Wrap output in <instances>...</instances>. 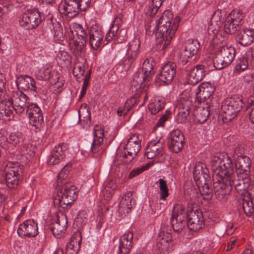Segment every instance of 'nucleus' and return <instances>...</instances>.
<instances>
[{
  "label": "nucleus",
  "mask_w": 254,
  "mask_h": 254,
  "mask_svg": "<svg viewBox=\"0 0 254 254\" xmlns=\"http://www.w3.org/2000/svg\"><path fill=\"white\" fill-rule=\"evenodd\" d=\"M210 166L213 171V177L217 182L214 189L219 194L224 196L230 190L235 178L232 161L226 153L212 157Z\"/></svg>",
  "instance_id": "obj_1"
},
{
  "label": "nucleus",
  "mask_w": 254,
  "mask_h": 254,
  "mask_svg": "<svg viewBox=\"0 0 254 254\" xmlns=\"http://www.w3.org/2000/svg\"><path fill=\"white\" fill-rule=\"evenodd\" d=\"M181 18L177 16L174 17L169 10H165L156 20V37L158 43L163 44L166 48L174 36L179 25Z\"/></svg>",
  "instance_id": "obj_2"
},
{
  "label": "nucleus",
  "mask_w": 254,
  "mask_h": 254,
  "mask_svg": "<svg viewBox=\"0 0 254 254\" xmlns=\"http://www.w3.org/2000/svg\"><path fill=\"white\" fill-rule=\"evenodd\" d=\"M153 65L148 59L143 63L142 73H135L131 82L132 90L141 93L145 92L149 86L151 75L153 74Z\"/></svg>",
  "instance_id": "obj_3"
},
{
  "label": "nucleus",
  "mask_w": 254,
  "mask_h": 254,
  "mask_svg": "<svg viewBox=\"0 0 254 254\" xmlns=\"http://www.w3.org/2000/svg\"><path fill=\"white\" fill-rule=\"evenodd\" d=\"M243 102L238 97H232L225 99L222 103L221 114L224 122H228L234 119L241 110Z\"/></svg>",
  "instance_id": "obj_4"
},
{
  "label": "nucleus",
  "mask_w": 254,
  "mask_h": 254,
  "mask_svg": "<svg viewBox=\"0 0 254 254\" xmlns=\"http://www.w3.org/2000/svg\"><path fill=\"white\" fill-rule=\"evenodd\" d=\"M77 197L76 188L74 186L66 184L61 189L58 190L54 197L55 204L60 205L63 208H66L71 204Z\"/></svg>",
  "instance_id": "obj_5"
},
{
  "label": "nucleus",
  "mask_w": 254,
  "mask_h": 254,
  "mask_svg": "<svg viewBox=\"0 0 254 254\" xmlns=\"http://www.w3.org/2000/svg\"><path fill=\"white\" fill-rule=\"evenodd\" d=\"M7 187L16 189L19 185L22 173V166L17 162H8L4 168Z\"/></svg>",
  "instance_id": "obj_6"
},
{
  "label": "nucleus",
  "mask_w": 254,
  "mask_h": 254,
  "mask_svg": "<svg viewBox=\"0 0 254 254\" xmlns=\"http://www.w3.org/2000/svg\"><path fill=\"white\" fill-rule=\"evenodd\" d=\"M120 20V17H116L111 23L105 37L107 42L114 40L118 43H122L127 39V30L120 26L118 22Z\"/></svg>",
  "instance_id": "obj_7"
},
{
  "label": "nucleus",
  "mask_w": 254,
  "mask_h": 254,
  "mask_svg": "<svg viewBox=\"0 0 254 254\" xmlns=\"http://www.w3.org/2000/svg\"><path fill=\"white\" fill-rule=\"evenodd\" d=\"M140 148L141 141L138 138V135L136 134H131L124 149L125 162L128 163L132 161L136 156Z\"/></svg>",
  "instance_id": "obj_8"
},
{
  "label": "nucleus",
  "mask_w": 254,
  "mask_h": 254,
  "mask_svg": "<svg viewBox=\"0 0 254 254\" xmlns=\"http://www.w3.org/2000/svg\"><path fill=\"white\" fill-rule=\"evenodd\" d=\"M192 101L190 99L189 92L184 91L180 96L177 107L178 109L177 120L178 123L185 122L189 115L190 109Z\"/></svg>",
  "instance_id": "obj_9"
},
{
  "label": "nucleus",
  "mask_w": 254,
  "mask_h": 254,
  "mask_svg": "<svg viewBox=\"0 0 254 254\" xmlns=\"http://www.w3.org/2000/svg\"><path fill=\"white\" fill-rule=\"evenodd\" d=\"M42 22L41 15L37 10H28L21 16L20 25L27 29L37 27Z\"/></svg>",
  "instance_id": "obj_10"
},
{
  "label": "nucleus",
  "mask_w": 254,
  "mask_h": 254,
  "mask_svg": "<svg viewBox=\"0 0 254 254\" xmlns=\"http://www.w3.org/2000/svg\"><path fill=\"white\" fill-rule=\"evenodd\" d=\"M176 73V65L173 62H169L164 65L156 75V80L159 84H169L173 80Z\"/></svg>",
  "instance_id": "obj_11"
},
{
  "label": "nucleus",
  "mask_w": 254,
  "mask_h": 254,
  "mask_svg": "<svg viewBox=\"0 0 254 254\" xmlns=\"http://www.w3.org/2000/svg\"><path fill=\"white\" fill-rule=\"evenodd\" d=\"M200 48V44L197 40L189 39L184 46V49L180 52V59L184 64L188 63L192 57L197 54Z\"/></svg>",
  "instance_id": "obj_12"
},
{
  "label": "nucleus",
  "mask_w": 254,
  "mask_h": 254,
  "mask_svg": "<svg viewBox=\"0 0 254 254\" xmlns=\"http://www.w3.org/2000/svg\"><path fill=\"white\" fill-rule=\"evenodd\" d=\"M39 233L38 224L33 219H28L21 223L17 230L20 237L34 238Z\"/></svg>",
  "instance_id": "obj_13"
},
{
  "label": "nucleus",
  "mask_w": 254,
  "mask_h": 254,
  "mask_svg": "<svg viewBox=\"0 0 254 254\" xmlns=\"http://www.w3.org/2000/svg\"><path fill=\"white\" fill-rule=\"evenodd\" d=\"M80 0H64L59 6V10L62 14L69 17L77 15L79 11L81 10Z\"/></svg>",
  "instance_id": "obj_14"
},
{
  "label": "nucleus",
  "mask_w": 254,
  "mask_h": 254,
  "mask_svg": "<svg viewBox=\"0 0 254 254\" xmlns=\"http://www.w3.org/2000/svg\"><path fill=\"white\" fill-rule=\"evenodd\" d=\"M94 139L90 147V153L92 154L102 153L104 150L103 138L104 130L101 126H95L93 130Z\"/></svg>",
  "instance_id": "obj_15"
},
{
  "label": "nucleus",
  "mask_w": 254,
  "mask_h": 254,
  "mask_svg": "<svg viewBox=\"0 0 254 254\" xmlns=\"http://www.w3.org/2000/svg\"><path fill=\"white\" fill-rule=\"evenodd\" d=\"M204 226L203 216L199 210H192L188 214V226L193 231L201 229Z\"/></svg>",
  "instance_id": "obj_16"
},
{
  "label": "nucleus",
  "mask_w": 254,
  "mask_h": 254,
  "mask_svg": "<svg viewBox=\"0 0 254 254\" xmlns=\"http://www.w3.org/2000/svg\"><path fill=\"white\" fill-rule=\"evenodd\" d=\"M235 56V49L231 46H225L221 47L214 62L225 66L231 64ZM215 63H214V64Z\"/></svg>",
  "instance_id": "obj_17"
},
{
  "label": "nucleus",
  "mask_w": 254,
  "mask_h": 254,
  "mask_svg": "<svg viewBox=\"0 0 254 254\" xmlns=\"http://www.w3.org/2000/svg\"><path fill=\"white\" fill-rule=\"evenodd\" d=\"M238 180H235L232 185L230 190L226 193H229L232 189V186L234 185L235 189L237 193L243 196L248 197L250 195L251 193L248 192V189L250 185L251 180L250 176H246L245 175H241V174L237 175Z\"/></svg>",
  "instance_id": "obj_18"
},
{
  "label": "nucleus",
  "mask_w": 254,
  "mask_h": 254,
  "mask_svg": "<svg viewBox=\"0 0 254 254\" xmlns=\"http://www.w3.org/2000/svg\"><path fill=\"white\" fill-rule=\"evenodd\" d=\"M184 135L181 130L175 129L172 131L170 134L169 149L175 153L180 152L184 146Z\"/></svg>",
  "instance_id": "obj_19"
},
{
  "label": "nucleus",
  "mask_w": 254,
  "mask_h": 254,
  "mask_svg": "<svg viewBox=\"0 0 254 254\" xmlns=\"http://www.w3.org/2000/svg\"><path fill=\"white\" fill-rule=\"evenodd\" d=\"M214 85L210 82H203L197 88L196 99L200 103H205L215 91Z\"/></svg>",
  "instance_id": "obj_20"
},
{
  "label": "nucleus",
  "mask_w": 254,
  "mask_h": 254,
  "mask_svg": "<svg viewBox=\"0 0 254 254\" xmlns=\"http://www.w3.org/2000/svg\"><path fill=\"white\" fill-rule=\"evenodd\" d=\"M104 34L96 26L93 25L89 30V44L94 50H97L103 46Z\"/></svg>",
  "instance_id": "obj_21"
},
{
  "label": "nucleus",
  "mask_w": 254,
  "mask_h": 254,
  "mask_svg": "<svg viewBox=\"0 0 254 254\" xmlns=\"http://www.w3.org/2000/svg\"><path fill=\"white\" fill-rule=\"evenodd\" d=\"M163 150L162 143L160 140L156 139L150 141L146 146L144 150V156L147 159H152L160 154Z\"/></svg>",
  "instance_id": "obj_22"
},
{
  "label": "nucleus",
  "mask_w": 254,
  "mask_h": 254,
  "mask_svg": "<svg viewBox=\"0 0 254 254\" xmlns=\"http://www.w3.org/2000/svg\"><path fill=\"white\" fill-rule=\"evenodd\" d=\"M135 204V200L133 197L132 193L127 192L121 199L118 207L119 213L123 215L128 214Z\"/></svg>",
  "instance_id": "obj_23"
},
{
  "label": "nucleus",
  "mask_w": 254,
  "mask_h": 254,
  "mask_svg": "<svg viewBox=\"0 0 254 254\" xmlns=\"http://www.w3.org/2000/svg\"><path fill=\"white\" fill-rule=\"evenodd\" d=\"M133 237V233L129 231L121 236L119 246V254H129L132 247Z\"/></svg>",
  "instance_id": "obj_24"
},
{
  "label": "nucleus",
  "mask_w": 254,
  "mask_h": 254,
  "mask_svg": "<svg viewBox=\"0 0 254 254\" xmlns=\"http://www.w3.org/2000/svg\"><path fill=\"white\" fill-rule=\"evenodd\" d=\"M14 111L17 114H21L25 110L27 101V96L21 92L14 93L10 97Z\"/></svg>",
  "instance_id": "obj_25"
},
{
  "label": "nucleus",
  "mask_w": 254,
  "mask_h": 254,
  "mask_svg": "<svg viewBox=\"0 0 254 254\" xmlns=\"http://www.w3.org/2000/svg\"><path fill=\"white\" fill-rule=\"evenodd\" d=\"M14 108L10 97L0 100V118L8 120L13 113Z\"/></svg>",
  "instance_id": "obj_26"
},
{
  "label": "nucleus",
  "mask_w": 254,
  "mask_h": 254,
  "mask_svg": "<svg viewBox=\"0 0 254 254\" xmlns=\"http://www.w3.org/2000/svg\"><path fill=\"white\" fill-rule=\"evenodd\" d=\"M235 167L237 170V174L249 176L250 169V159L249 157L240 155L235 160Z\"/></svg>",
  "instance_id": "obj_27"
},
{
  "label": "nucleus",
  "mask_w": 254,
  "mask_h": 254,
  "mask_svg": "<svg viewBox=\"0 0 254 254\" xmlns=\"http://www.w3.org/2000/svg\"><path fill=\"white\" fill-rule=\"evenodd\" d=\"M237 42L242 46H247L254 41V28H246L237 34Z\"/></svg>",
  "instance_id": "obj_28"
},
{
  "label": "nucleus",
  "mask_w": 254,
  "mask_h": 254,
  "mask_svg": "<svg viewBox=\"0 0 254 254\" xmlns=\"http://www.w3.org/2000/svg\"><path fill=\"white\" fill-rule=\"evenodd\" d=\"M172 239L171 233L166 231L165 228H162L158 237L157 247L162 251L168 250L172 245Z\"/></svg>",
  "instance_id": "obj_29"
},
{
  "label": "nucleus",
  "mask_w": 254,
  "mask_h": 254,
  "mask_svg": "<svg viewBox=\"0 0 254 254\" xmlns=\"http://www.w3.org/2000/svg\"><path fill=\"white\" fill-rule=\"evenodd\" d=\"M206 74L204 66L197 65L190 70L188 75L189 82L190 84H195L203 79Z\"/></svg>",
  "instance_id": "obj_30"
},
{
  "label": "nucleus",
  "mask_w": 254,
  "mask_h": 254,
  "mask_svg": "<svg viewBox=\"0 0 254 254\" xmlns=\"http://www.w3.org/2000/svg\"><path fill=\"white\" fill-rule=\"evenodd\" d=\"M64 157V147L61 145H56L50 155L47 159L49 165H54L59 164Z\"/></svg>",
  "instance_id": "obj_31"
},
{
  "label": "nucleus",
  "mask_w": 254,
  "mask_h": 254,
  "mask_svg": "<svg viewBox=\"0 0 254 254\" xmlns=\"http://www.w3.org/2000/svg\"><path fill=\"white\" fill-rule=\"evenodd\" d=\"M82 238L79 232L75 233L70 238L66 246L68 254H77L80 249Z\"/></svg>",
  "instance_id": "obj_32"
},
{
  "label": "nucleus",
  "mask_w": 254,
  "mask_h": 254,
  "mask_svg": "<svg viewBox=\"0 0 254 254\" xmlns=\"http://www.w3.org/2000/svg\"><path fill=\"white\" fill-rule=\"evenodd\" d=\"M16 85L18 89L27 91H35V83L33 78L28 75H20L17 78Z\"/></svg>",
  "instance_id": "obj_33"
},
{
  "label": "nucleus",
  "mask_w": 254,
  "mask_h": 254,
  "mask_svg": "<svg viewBox=\"0 0 254 254\" xmlns=\"http://www.w3.org/2000/svg\"><path fill=\"white\" fill-rule=\"evenodd\" d=\"M42 66H38L35 71L37 78L40 80L50 79L53 74V64L52 63L42 64Z\"/></svg>",
  "instance_id": "obj_34"
},
{
  "label": "nucleus",
  "mask_w": 254,
  "mask_h": 254,
  "mask_svg": "<svg viewBox=\"0 0 254 254\" xmlns=\"http://www.w3.org/2000/svg\"><path fill=\"white\" fill-rule=\"evenodd\" d=\"M207 170L205 164L201 162L196 163L193 170V177L196 183H205L207 176Z\"/></svg>",
  "instance_id": "obj_35"
},
{
  "label": "nucleus",
  "mask_w": 254,
  "mask_h": 254,
  "mask_svg": "<svg viewBox=\"0 0 254 254\" xmlns=\"http://www.w3.org/2000/svg\"><path fill=\"white\" fill-rule=\"evenodd\" d=\"M140 42L137 38H134L127 46L126 56L129 60L134 61L140 51Z\"/></svg>",
  "instance_id": "obj_36"
},
{
  "label": "nucleus",
  "mask_w": 254,
  "mask_h": 254,
  "mask_svg": "<svg viewBox=\"0 0 254 254\" xmlns=\"http://www.w3.org/2000/svg\"><path fill=\"white\" fill-rule=\"evenodd\" d=\"M67 220L64 215L60 217L58 220L53 224L52 231L57 237H60L64 232L67 227Z\"/></svg>",
  "instance_id": "obj_37"
},
{
  "label": "nucleus",
  "mask_w": 254,
  "mask_h": 254,
  "mask_svg": "<svg viewBox=\"0 0 254 254\" xmlns=\"http://www.w3.org/2000/svg\"><path fill=\"white\" fill-rule=\"evenodd\" d=\"M209 115V107L207 103L199 106L197 109L195 120L199 124H203L207 121Z\"/></svg>",
  "instance_id": "obj_38"
},
{
  "label": "nucleus",
  "mask_w": 254,
  "mask_h": 254,
  "mask_svg": "<svg viewBox=\"0 0 254 254\" xmlns=\"http://www.w3.org/2000/svg\"><path fill=\"white\" fill-rule=\"evenodd\" d=\"M165 100L160 97L152 99L148 105V110L151 114H156L164 107Z\"/></svg>",
  "instance_id": "obj_39"
},
{
  "label": "nucleus",
  "mask_w": 254,
  "mask_h": 254,
  "mask_svg": "<svg viewBox=\"0 0 254 254\" xmlns=\"http://www.w3.org/2000/svg\"><path fill=\"white\" fill-rule=\"evenodd\" d=\"M184 207L180 204H175L173 207L170 219L185 220L186 214Z\"/></svg>",
  "instance_id": "obj_40"
},
{
  "label": "nucleus",
  "mask_w": 254,
  "mask_h": 254,
  "mask_svg": "<svg viewBox=\"0 0 254 254\" xmlns=\"http://www.w3.org/2000/svg\"><path fill=\"white\" fill-rule=\"evenodd\" d=\"M116 188L117 185L113 181H109L106 184L102 192L105 199L109 200L112 197Z\"/></svg>",
  "instance_id": "obj_41"
},
{
  "label": "nucleus",
  "mask_w": 254,
  "mask_h": 254,
  "mask_svg": "<svg viewBox=\"0 0 254 254\" xmlns=\"http://www.w3.org/2000/svg\"><path fill=\"white\" fill-rule=\"evenodd\" d=\"M157 184H159L160 199L164 200L169 195L167 182L162 179H159L157 182Z\"/></svg>",
  "instance_id": "obj_42"
},
{
  "label": "nucleus",
  "mask_w": 254,
  "mask_h": 254,
  "mask_svg": "<svg viewBox=\"0 0 254 254\" xmlns=\"http://www.w3.org/2000/svg\"><path fill=\"white\" fill-rule=\"evenodd\" d=\"M24 140V136L21 132H12L9 136V142L14 146L21 145Z\"/></svg>",
  "instance_id": "obj_43"
},
{
  "label": "nucleus",
  "mask_w": 254,
  "mask_h": 254,
  "mask_svg": "<svg viewBox=\"0 0 254 254\" xmlns=\"http://www.w3.org/2000/svg\"><path fill=\"white\" fill-rule=\"evenodd\" d=\"M164 0H152L147 8V13L151 16L154 15L158 10Z\"/></svg>",
  "instance_id": "obj_44"
},
{
  "label": "nucleus",
  "mask_w": 254,
  "mask_h": 254,
  "mask_svg": "<svg viewBox=\"0 0 254 254\" xmlns=\"http://www.w3.org/2000/svg\"><path fill=\"white\" fill-rule=\"evenodd\" d=\"M244 16L238 10H233L229 15L228 18L231 21L235 23V25L240 26L242 24V22Z\"/></svg>",
  "instance_id": "obj_45"
},
{
  "label": "nucleus",
  "mask_w": 254,
  "mask_h": 254,
  "mask_svg": "<svg viewBox=\"0 0 254 254\" xmlns=\"http://www.w3.org/2000/svg\"><path fill=\"white\" fill-rule=\"evenodd\" d=\"M85 66L83 63H77L74 64V67L73 69V74L74 76L77 77V79L79 80L81 76H84V73L85 71Z\"/></svg>",
  "instance_id": "obj_46"
},
{
  "label": "nucleus",
  "mask_w": 254,
  "mask_h": 254,
  "mask_svg": "<svg viewBox=\"0 0 254 254\" xmlns=\"http://www.w3.org/2000/svg\"><path fill=\"white\" fill-rule=\"evenodd\" d=\"M239 27L240 26L237 24L235 25V23L227 18L224 26V32L227 34H234L237 31Z\"/></svg>",
  "instance_id": "obj_47"
},
{
  "label": "nucleus",
  "mask_w": 254,
  "mask_h": 254,
  "mask_svg": "<svg viewBox=\"0 0 254 254\" xmlns=\"http://www.w3.org/2000/svg\"><path fill=\"white\" fill-rule=\"evenodd\" d=\"M170 223L174 231L182 232L186 227L185 220L170 219Z\"/></svg>",
  "instance_id": "obj_48"
},
{
  "label": "nucleus",
  "mask_w": 254,
  "mask_h": 254,
  "mask_svg": "<svg viewBox=\"0 0 254 254\" xmlns=\"http://www.w3.org/2000/svg\"><path fill=\"white\" fill-rule=\"evenodd\" d=\"M153 164V162H150L147 163L146 165L142 166L140 167L136 168L135 169H133L129 173L128 175V178L130 179H132L135 176L139 175L143 171L147 170L151 166H152Z\"/></svg>",
  "instance_id": "obj_49"
},
{
  "label": "nucleus",
  "mask_w": 254,
  "mask_h": 254,
  "mask_svg": "<svg viewBox=\"0 0 254 254\" xmlns=\"http://www.w3.org/2000/svg\"><path fill=\"white\" fill-rule=\"evenodd\" d=\"M242 207L245 214L250 216L254 212V204L252 201L244 200Z\"/></svg>",
  "instance_id": "obj_50"
},
{
  "label": "nucleus",
  "mask_w": 254,
  "mask_h": 254,
  "mask_svg": "<svg viewBox=\"0 0 254 254\" xmlns=\"http://www.w3.org/2000/svg\"><path fill=\"white\" fill-rule=\"evenodd\" d=\"M29 119V123L32 126L36 128L40 127L43 122V117L42 114L32 116H28Z\"/></svg>",
  "instance_id": "obj_51"
},
{
  "label": "nucleus",
  "mask_w": 254,
  "mask_h": 254,
  "mask_svg": "<svg viewBox=\"0 0 254 254\" xmlns=\"http://www.w3.org/2000/svg\"><path fill=\"white\" fill-rule=\"evenodd\" d=\"M78 36L79 39L81 40V43H85L86 41V33L83 27L80 25H76L74 27V31Z\"/></svg>",
  "instance_id": "obj_52"
},
{
  "label": "nucleus",
  "mask_w": 254,
  "mask_h": 254,
  "mask_svg": "<svg viewBox=\"0 0 254 254\" xmlns=\"http://www.w3.org/2000/svg\"><path fill=\"white\" fill-rule=\"evenodd\" d=\"M27 114L28 116L42 114L41 110L36 104L31 103L28 105Z\"/></svg>",
  "instance_id": "obj_53"
},
{
  "label": "nucleus",
  "mask_w": 254,
  "mask_h": 254,
  "mask_svg": "<svg viewBox=\"0 0 254 254\" xmlns=\"http://www.w3.org/2000/svg\"><path fill=\"white\" fill-rule=\"evenodd\" d=\"M248 59L247 57H242L240 59L239 62L235 67V70L239 72H241L247 68L249 65Z\"/></svg>",
  "instance_id": "obj_54"
},
{
  "label": "nucleus",
  "mask_w": 254,
  "mask_h": 254,
  "mask_svg": "<svg viewBox=\"0 0 254 254\" xmlns=\"http://www.w3.org/2000/svg\"><path fill=\"white\" fill-rule=\"evenodd\" d=\"M130 100H127L123 106L120 107L117 111V115L119 116L126 115L127 112L130 110L132 107V104L130 103Z\"/></svg>",
  "instance_id": "obj_55"
},
{
  "label": "nucleus",
  "mask_w": 254,
  "mask_h": 254,
  "mask_svg": "<svg viewBox=\"0 0 254 254\" xmlns=\"http://www.w3.org/2000/svg\"><path fill=\"white\" fill-rule=\"evenodd\" d=\"M221 25L210 22L208 28V32L209 35L217 38L219 33V29Z\"/></svg>",
  "instance_id": "obj_56"
},
{
  "label": "nucleus",
  "mask_w": 254,
  "mask_h": 254,
  "mask_svg": "<svg viewBox=\"0 0 254 254\" xmlns=\"http://www.w3.org/2000/svg\"><path fill=\"white\" fill-rule=\"evenodd\" d=\"M90 77V71H88L86 74L85 76L83 77L82 80H84L83 84L82 85V89L80 93L79 98L81 99L83 96L85 94L86 92V89L89 84V81Z\"/></svg>",
  "instance_id": "obj_57"
},
{
  "label": "nucleus",
  "mask_w": 254,
  "mask_h": 254,
  "mask_svg": "<svg viewBox=\"0 0 254 254\" xmlns=\"http://www.w3.org/2000/svg\"><path fill=\"white\" fill-rule=\"evenodd\" d=\"M79 118L81 120L82 118L85 119L84 121L87 122L90 116V114L89 112L88 109L86 105L82 106L78 112Z\"/></svg>",
  "instance_id": "obj_58"
},
{
  "label": "nucleus",
  "mask_w": 254,
  "mask_h": 254,
  "mask_svg": "<svg viewBox=\"0 0 254 254\" xmlns=\"http://www.w3.org/2000/svg\"><path fill=\"white\" fill-rule=\"evenodd\" d=\"M222 12L220 9L215 10L211 17L210 22L221 25Z\"/></svg>",
  "instance_id": "obj_59"
},
{
  "label": "nucleus",
  "mask_w": 254,
  "mask_h": 254,
  "mask_svg": "<svg viewBox=\"0 0 254 254\" xmlns=\"http://www.w3.org/2000/svg\"><path fill=\"white\" fill-rule=\"evenodd\" d=\"M54 36L59 40H62L64 38L63 29L59 23L56 24L54 27Z\"/></svg>",
  "instance_id": "obj_60"
},
{
  "label": "nucleus",
  "mask_w": 254,
  "mask_h": 254,
  "mask_svg": "<svg viewBox=\"0 0 254 254\" xmlns=\"http://www.w3.org/2000/svg\"><path fill=\"white\" fill-rule=\"evenodd\" d=\"M200 192L204 198L208 199L211 197L212 190L210 188H208V186H203L202 190H200Z\"/></svg>",
  "instance_id": "obj_61"
},
{
  "label": "nucleus",
  "mask_w": 254,
  "mask_h": 254,
  "mask_svg": "<svg viewBox=\"0 0 254 254\" xmlns=\"http://www.w3.org/2000/svg\"><path fill=\"white\" fill-rule=\"evenodd\" d=\"M169 113V111L166 110L165 114L160 118L159 120L157 123L156 126L157 127H164V123L168 119Z\"/></svg>",
  "instance_id": "obj_62"
},
{
  "label": "nucleus",
  "mask_w": 254,
  "mask_h": 254,
  "mask_svg": "<svg viewBox=\"0 0 254 254\" xmlns=\"http://www.w3.org/2000/svg\"><path fill=\"white\" fill-rule=\"evenodd\" d=\"M237 240V239L236 237H231L229 240L226 250L229 251L234 248L236 246Z\"/></svg>",
  "instance_id": "obj_63"
},
{
  "label": "nucleus",
  "mask_w": 254,
  "mask_h": 254,
  "mask_svg": "<svg viewBox=\"0 0 254 254\" xmlns=\"http://www.w3.org/2000/svg\"><path fill=\"white\" fill-rule=\"evenodd\" d=\"M68 173L64 170L62 169L58 175V184L57 186H60V182L62 183L63 180L65 179L67 177Z\"/></svg>",
  "instance_id": "obj_64"
}]
</instances>
